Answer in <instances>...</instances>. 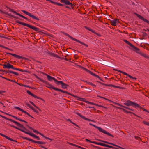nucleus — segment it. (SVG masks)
<instances>
[{"mask_svg":"<svg viewBox=\"0 0 149 149\" xmlns=\"http://www.w3.org/2000/svg\"><path fill=\"white\" fill-rule=\"evenodd\" d=\"M89 125H91L95 127L100 132H102L105 134L107 135L108 136H110L112 137H114V136L113 135H111L109 133L106 131H105V130H104L102 129V128H101L100 127L97 126H96L95 125L91 123H89Z\"/></svg>","mask_w":149,"mask_h":149,"instance_id":"obj_1","label":"nucleus"},{"mask_svg":"<svg viewBox=\"0 0 149 149\" xmlns=\"http://www.w3.org/2000/svg\"><path fill=\"white\" fill-rule=\"evenodd\" d=\"M0 116L4 118H5L6 120H9L11 122H13L14 123L16 124L17 125L18 127H21L22 129H23L24 130H27L24 127L23 125L20 124L18 122L15 121L12 119H10V118H6L5 116H2L1 115H0Z\"/></svg>","mask_w":149,"mask_h":149,"instance_id":"obj_2","label":"nucleus"},{"mask_svg":"<svg viewBox=\"0 0 149 149\" xmlns=\"http://www.w3.org/2000/svg\"><path fill=\"white\" fill-rule=\"evenodd\" d=\"M53 89L55 90L56 91H60L62 92L63 93H67L68 94H69L72 96H73L75 97H76L77 98V100H78L83 101V100L84 99L83 98H80L79 97H78L77 96H75L72 94L68 92H67L66 91H64L63 90H62L61 89H59L58 88H53Z\"/></svg>","mask_w":149,"mask_h":149,"instance_id":"obj_3","label":"nucleus"},{"mask_svg":"<svg viewBox=\"0 0 149 149\" xmlns=\"http://www.w3.org/2000/svg\"><path fill=\"white\" fill-rule=\"evenodd\" d=\"M64 34H65V35H66V36H68L71 39H72V40H73L75 41H76V42L80 43L81 44H82L85 46H86V47H88V45H87V44H85L84 43L82 42H81L80 41H79V40H77L75 38H73V37H71V36H70L68 34H67L66 33H64Z\"/></svg>","mask_w":149,"mask_h":149,"instance_id":"obj_4","label":"nucleus"},{"mask_svg":"<svg viewBox=\"0 0 149 149\" xmlns=\"http://www.w3.org/2000/svg\"><path fill=\"white\" fill-rule=\"evenodd\" d=\"M22 11L25 14L28 15L32 18L37 20H39V19L35 16L31 14V13L24 10H22Z\"/></svg>","mask_w":149,"mask_h":149,"instance_id":"obj_5","label":"nucleus"},{"mask_svg":"<svg viewBox=\"0 0 149 149\" xmlns=\"http://www.w3.org/2000/svg\"><path fill=\"white\" fill-rule=\"evenodd\" d=\"M124 104L126 105L127 106H132L135 107V106H136V105H137L136 104V103L134 102H133L130 100H128L127 101L125 102L124 103Z\"/></svg>","mask_w":149,"mask_h":149,"instance_id":"obj_6","label":"nucleus"},{"mask_svg":"<svg viewBox=\"0 0 149 149\" xmlns=\"http://www.w3.org/2000/svg\"><path fill=\"white\" fill-rule=\"evenodd\" d=\"M134 50L144 57L149 59V56H147L145 54L140 51L139 49L137 48L136 47V49H134Z\"/></svg>","mask_w":149,"mask_h":149,"instance_id":"obj_7","label":"nucleus"},{"mask_svg":"<svg viewBox=\"0 0 149 149\" xmlns=\"http://www.w3.org/2000/svg\"><path fill=\"white\" fill-rule=\"evenodd\" d=\"M113 69L114 70L116 71H118L119 72H120L121 73H122L123 74L126 75L127 76H128L130 78H132V79H136V78L133 77H132L129 74L127 73H126L125 72H124L121 71V70H119L116 69H114V68H113Z\"/></svg>","mask_w":149,"mask_h":149,"instance_id":"obj_8","label":"nucleus"},{"mask_svg":"<svg viewBox=\"0 0 149 149\" xmlns=\"http://www.w3.org/2000/svg\"><path fill=\"white\" fill-rule=\"evenodd\" d=\"M5 63H6V64L2 65L4 68H7L8 69L10 68L13 69V67L12 65L9 63H7L6 62H5Z\"/></svg>","mask_w":149,"mask_h":149,"instance_id":"obj_9","label":"nucleus"},{"mask_svg":"<svg viewBox=\"0 0 149 149\" xmlns=\"http://www.w3.org/2000/svg\"><path fill=\"white\" fill-rule=\"evenodd\" d=\"M58 83L60 84L61 85L62 88L63 89H66L67 88V87L69 86L68 85L63 83L61 81H58L57 84Z\"/></svg>","mask_w":149,"mask_h":149,"instance_id":"obj_10","label":"nucleus"},{"mask_svg":"<svg viewBox=\"0 0 149 149\" xmlns=\"http://www.w3.org/2000/svg\"><path fill=\"white\" fill-rule=\"evenodd\" d=\"M45 75H46L47 76V78L48 79L49 81H51L52 80H54L55 82H56L57 83L58 81L56 79L52 77V76L46 74L45 73H44Z\"/></svg>","mask_w":149,"mask_h":149,"instance_id":"obj_11","label":"nucleus"},{"mask_svg":"<svg viewBox=\"0 0 149 149\" xmlns=\"http://www.w3.org/2000/svg\"><path fill=\"white\" fill-rule=\"evenodd\" d=\"M134 14L136 15L140 19L142 20L145 22L149 24V21L147 19L144 18L142 16L139 15V14L136 13H134Z\"/></svg>","mask_w":149,"mask_h":149,"instance_id":"obj_12","label":"nucleus"},{"mask_svg":"<svg viewBox=\"0 0 149 149\" xmlns=\"http://www.w3.org/2000/svg\"><path fill=\"white\" fill-rule=\"evenodd\" d=\"M134 14L136 15L140 19L142 20L145 22L149 24V21L147 19L144 18L142 16L139 15V14L136 13H134Z\"/></svg>","mask_w":149,"mask_h":149,"instance_id":"obj_13","label":"nucleus"},{"mask_svg":"<svg viewBox=\"0 0 149 149\" xmlns=\"http://www.w3.org/2000/svg\"><path fill=\"white\" fill-rule=\"evenodd\" d=\"M8 9H9V10L10 11L14 13H15L17 15L23 18L24 19H26L27 20L28 19L25 17L24 16H23V15H21V14H20L19 13H17L16 11H14L12 9H10V8H8Z\"/></svg>","mask_w":149,"mask_h":149,"instance_id":"obj_14","label":"nucleus"},{"mask_svg":"<svg viewBox=\"0 0 149 149\" xmlns=\"http://www.w3.org/2000/svg\"><path fill=\"white\" fill-rule=\"evenodd\" d=\"M7 54L11 55L12 56H13L15 57H16L18 59H21V58H22L23 59H26V58L24 57L21 56H20L16 55L14 54H12V53H7Z\"/></svg>","mask_w":149,"mask_h":149,"instance_id":"obj_15","label":"nucleus"},{"mask_svg":"<svg viewBox=\"0 0 149 149\" xmlns=\"http://www.w3.org/2000/svg\"><path fill=\"white\" fill-rule=\"evenodd\" d=\"M76 113L78 116H79L80 117H81L82 118L84 119V120H88L89 121H91L93 122H94V120H91L89 118H87L86 117H85L84 116H83L82 115H81L80 113Z\"/></svg>","mask_w":149,"mask_h":149,"instance_id":"obj_16","label":"nucleus"},{"mask_svg":"<svg viewBox=\"0 0 149 149\" xmlns=\"http://www.w3.org/2000/svg\"><path fill=\"white\" fill-rule=\"evenodd\" d=\"M123 41L124 42H125L126 43L129 45L132 48V49L134 50V49H136V47L134 46V45H132V44L130 43L129 41H127V40H124Z\"/></svg>","mask_w":149,"mask_h":149,"instance_id":"obj_17","label":"nucleus"},{"mask_svg":"<svg viewBox=\"0 0 149 149\" xmlns=\"http://www.w3.org/2000/svg\"><path fill=\"white\" fill-rule=\"evenodd\" d=\"M27 27L30 28L32 29H33L34 30L36 31H38L42 33V32L41 31H39V29L38 28H36L35 26H33L31 25L28 24ZM42 33H43L42 32Z\"/></svg>","mask_w":149,"mask_h":149,"instance_id":"obj_18","label":"nucleus"},{"mask_svg":"<svg viewBox=\"0 0 149 149\" xmlns=\"http://www.w3.org/2000/svg\"><path fill=\"white\" fill-rule=\"evenodd\" d=\"M118 22V19H114L111 21V25L113 26H116V23Z\"/></svg>","mask_w":149,"mask_h":149,"instance_id":"obj_19","label":"nucleus"},{"mask_svg":"<svg viewBox=\"0 0 149 149\" xmlns=\"http://www.w3.org/2000/svg\"><path fill=\"white\" fill-rule=\"evenodd\" d=\"M61 2L64 3L66 5H72V4L67 0H61Z\"/></svg>","mask_w":149,"mask_h":149,"instance_id":"obj_20","label":"nucleus"},{"mask_svg":"<svg viewBox=\"0 0 149 149\" xmlns=\"http://www.w3.org/2000/svg\"><path fill=\"white\" fill-rule=\"evenodd\" d=\"M0 135H1V136H2L3 137H5L7 139L9 140L12 141H15V142H17L16 141L13 140V139L9 137H8L7 136L2 134V133L0 134Z\"/></svg>","mask_w":149,"mask_h":149,"instance_id":"obj_21","label":"nucleus"},{"mask_svg":"<svg viewBox=\"0 0 149 149\" xmlns=\"http://www.w3.org/2000/svg\"><path fill=\"white\" fill-rule=\"evenodd\" d=\"M0 135H1V136H2L3 137H5L7 139L9 140L12 141H15V142H17L16 141L13 140V139L9 137H8L7 136L2 134V133L0 134Z\"/></svg>","mask_w":149,"mask_h":149,"instance_id":"obj_22","label":"nucleus"},{"mask_svg":"<svg viewBox=\"0 0 149 149\" xmlns=\"http://www.w3.org/2000/svg\"><path fill=\"white\" fill-rule=\"evenodd\" d=\"M115 107L116 108L119 109H122L123 111H124V112H127L128 113H132L133 114H134L135 115V114H134V113H133L130 111H127V110H126L122 108H121L120 107Z\"/></svg>","mask_w":149,"mask_h":149,"instance_id":"obj_23","label":"nucleus"},{"mask_svg":"<svg viewBox=\"0 0 149 149\" xmlns=\"http://www.w3.org/2000/svg\"><path fill=\"white\" fill-rule=\"evenodd\" d=\"M136 104L137 105H136V106H135V108H137V107H139V108L141 109H142V110H143V111H146V109H145V108H143V107H142L140 106L139 104H137L136 103Z\"/></svg>","mask_w":149,"mask_h":149,"instance_id":"obj_24","label":"nucleus"},{"mask_svg":"<svg viewBox=\"0 0 149 149\" xmlns=\"http://www.w3.org/2000/svg\"><path fill=\"white\" fill-rule=\"evenodd\" d=\"M17 22L19 24H22L23 25L26 26H28V24H27L25 23H24L22 22L19 21H17Z\"/></svg>","mask_w":149,"mask_h":149,"instance_id":"obj_25","label":"nucleus"},{"mask_svg":"<svg viewBox=\"0 0 149 149\" xmlns=\"http://www.w3.org/2000/svg\"><path fill=\"white\" fill-rule=\"evenodd\" d=\"M33 130L34 132L37 133V134H38L42 136H44V135L43 134H42V133H41L40 132H39L38 131L36 130L33 129Z\"/></svg>","mask_w":149,"mask_h":149,"instance_id":"obj_26","label":"nucleus"},{"mask_svg":"<svg viewBox=\"0 0 149 149\" xmlns=\"http://www.w3.org/2000/svg\"><path fill=\"white\" fill-rule=\"evenodd\" d=\"M10 126L12 127H13V128H15L16 129H17L22 132H24V129H20V128H18L15 126H14V125H10Z\"/></svg>","mask_w":149,"mask_h":149,"instance_id":"obj_27","label":"nucleus"},{"mask_svg":"<svg viewBox=\"0 0 149 149\" xmlns=\"http://www.w3.org/2000/svg\"><path fill=\"white\" fill-rule=\"evenodd\" d=\"M24 132L25 133L33 137L35 135V134L33 133H30V132H27L25 131H24V132Z\"/></svg>","mask_w":149,"mask_h":149,"instance_id":"obj_28","label":"nucleus"},{"mask_svg":"<svg viewBox=\"0 0 149 149\" xmlns=\"http://www.w3.org/2000/svg\"><path fill=\"white\" fill-rule=\"evenodd\" d=\"M0 11L1 12V13H5V14H6L8 15L9 16H11L12 17H13L14 18H15V17L14 16L10 14H8L7 12L5 13V12L2 11L1 10H0Z\"/></svg>","mask_w":149,"mask_h":149,"instance_id":"obj_29","label":"nucleus"},{"mask_svg":"<svg viewBox=\"0 0 149 149\" xmlns=\"http://www.w3.org/2000/svg\"><path fill=\"white\" fill-rule=\"evenodd\" d=\"M32 96H33L34 98H37L38 99H41V100H42L43 101H44L43 99L42 98H41L40 97H38L33 94L32 95Z\"/></svg>","mask_w":149,"mask_h":149,"instance_id":"obj_30","label":"nucleus"},{"mask_svg":"<svg viewBox=\"0 0 149 149\" xmlns=\"http://www.w3.org/2000/svg\"><path fill=\"white\" fill-rule=\"evenodd\" d=\"M91 75H93L94 76H95L96 77L98 78L100 80H101V81H102V80L101 79V78L98 75L96 74H95L93 73V72L92 73Z\"/></svg>","mask_w":149,"mask_h":149,"instance_id":"obj_31","label":"nucleus"},{"mask_svg":"<svg viewBox=\"0 0 149 149\" xmlns=\"http://www.w3.org/2000/svg\"><path fill=\"white\" fill-rule=\"evenodd\" d=\"M82 68H83L84 70L86 71V72H88V73H89L90 74H91L92 72L89 70L83 67H82Z\"/></svg>","mask_w":149,"mask_h":149,"instance_id":"obj_32","label":"nucleus"},{"mask_svg":"<svg viewBox=\"0 0 149 149\" xmlns=\"http://www.w3.org/2000/svg\"><path fill=\"white\" fill-rule=\"evenodd\" d=\"M30 102L31 104L33 106H34L35 107H36V108L38 109L40 111H41V109H40L37 106H36L34 104V103L32 102L31 101H29Z\"/></svg>","mask_w":149,"mask_h":149,"instance_id":"obj_33","label":"nucleus"},{"mask_svg":"<svg viewBox=\"0 0 149 149\" xmlns=\"http://www.w3.org/2000/svg\"><path fill=\"white\" fill-rule=\"evenodd\" d=\"M93 143L96 144L101 145L103 146L104 144V143H97L95 141H93Z\"/></svg>","mask_w":149,"mask_h":149,"instance_id":"obj_34","label":"nucleus"},{"mask_svg":"<svg viewBox=\"0 0 149 149\" xmlns=\"http://www.w3.org/2000/svg\"><path fill=\"white\" fill-rule=\"evenodd\" d=\"M35 143H37L39 144H44L46 143V142H42V141H36Z\"/></svg>","mask_w":149,"mask_h":149,"instance_id":"obj_35","label":"nucleus"},{"mask_svg":"<svg viewBox=\"0 0 149 149\" xmlns=\"http://www.w3.org/2000/svg\"><path fill=\"white\" fill-rule=\"evenodd\" d=\"M16 119H17V120H18L20 121H22V122H24L26 123H27V122H26V121H25V120H22V119H20L19 118H18L17 117H15V118Z\"/></svg>","mask_w":149,"mask_h":149,"instance_id":"obj_36","label":"nucleus"},{"mask_svg":"<svg viewBox=\"0 0 149 149\" xmlns=\"http://www.w3.org/2000/svg\"><path fill=\"white\" fill-rule=\"evenodd\" d=\"M8 72H9L10 73H12L16 75H18V74L16 72H13V71H10V70H8Z\"/></svg>","mask_w":149,"mask_h":149,"instance_id":"obj_37","label":"nucleus"},{"mask_svg":"<svg viewBox=\"0 0 149 149\" xmlns=\"http://www.w3.org/2000/svg\"><path fill=\"white\" fill-rule=\"evenodd\" d=\"M47 87L50 88H52L53 89V88H56L55 87H53L51 84H49V85L46 86Z\"/></svg>","mask_w":149,"mask_h":149,"instance_id":"obj_38","label":"nucleus"},{"mask_svg":"<svg viewBox=\"0 0 149 149\" xmlns=\"http://www.w3.org/2000/svg\"><path fill=\"white\" fill-rule=\"evenodd\" d=\"M33 75L35 76V77L38 79H39L40 81H42V79L38 77L37 75H36L35 74H33Z\"/></svg>","mask_w":149,"mask_h":149,"instance_id":"obj_39","label":"nucleus"},{"mask_svg":"<svg viewBox=\"0 0 149 149\" xmlns=\"http://www.w3.org/2000/svg\"><path fill=\"white\" fill-rule=\"evenodd\" d=\"M114 87H115L117 88H119L120 89H125V88L124 87H120L119 86H114Z\"/></svg>","mask_w":149,"mask_h":149,"instance_id":"obj_40","label":"nucleus"},{"mask_svg":"<svg viewBox=\"0 0 149 149\" xmlns=\"http://www.w3.org/2000/svg\"><path fill=\"white\" fill-rule=\"evenodd\" d=\"M50 54L51 55H52V56H54V57H58V56L57 55H56V54H55L52 53H50Z\"/></svg>","mask_w":149,"mask_h":149,"instance_id":"obj_41","label":"nucleus"},{"mask_svg":"<svg viewBox=\"0 0 149 149\" xmlns=\"http://www.w3.org/2000/svg\"><path fill=\"white\" fill-rule=\"evenodd\" d=\"M0 77H1L2 78H4V79H6V80H8V81H12V82H14V80H10V79H9L6 78H5V77H2V76H0Z\"/></svg>","mask_w":149,"mask_h":149,"instance_id":"obj_42","label":"nucleus"},{"mask_svg":"<svg viewBox=\"0 0 149 149\" xmlns=\"http://www.w3.org/2000/svg\"><path fill=\"white\" fill-rule=\"evenodd\" d=\"M41 82L45 83L46 84V85H47V86H48L49 85V84L47 81H44V80H43V79L42 80Z\"/></svg>","mask_w":149,"mask_h":149,"instance_id":"obj_43","label":"nucleus"},{"mask_svg":"<svg viewBox=\"0 0 149 149\" xmlns=\"http://www.w3.org/2000/svg\"><path fill=\"white\" fill-rule=\"evenodd\" d=\"M143 123L146 125H149V123L148 122L143 121Z\"/></svg>","mask_w":149,"mask_h":149,"instance_id":"obj_44","label":"nucleus"},{"mask_svg":"<svg viewBox=\"0 0 149 149\" xmlns=\"http://www.w3.org/2000/svg\"><path fill=\"white\" fill-rule=\"evenodd\" d=\"M123 107H124V108H125L126 109H128V110H131L132 111H133L134 110L132 109H130V108H129V107H125V106H123Z\"/></svg>","mask_w":149,"mask_h":149,"instance_id":"obj_45","label":"nucleus"},{"mask_svg":"<svg viewBox=\"0 0 149 149\" xmlns=\"http://www.w3.org/2000/svg\"><path fill=\"white\" fill-rule=\"evenodd\" d=\"M14 108L15 109H17L21 111H22V109L20 108H19V107H15Z\"/></svg>","mask_w":149,"mask_h":149,"instance_id":"obj_46","label":"nucleus"},{"mask_svg":"<svg viewBox=\"0 0 149 149\" xmlns=\"http://www.w3.org/2000/svg\"><path fill=\"white\" fill-rule=\"evenodd\" d=\"M27 93L29 95L31 96H32V95L33 94V93H32L30 91H29V90L27 91Z\"/></svg>","mask_w":149,"mask_h":149,"instance_id":"obj_47","label":"nucleus"},{"mask_svg":"<svg viewBox=\"0 0 149 149\" xmlns=\"http://www.w3.org/2000/svg\"><path fill=\"white\" fill-rule=\"evenodd\" d=\"M28 140L30 141H31V142H32L35 143V141H35L31 139H30L29 138H28Z\"/></svg>","mask_w":149,"mask_h":149,"instance_id":"obj_48","label":"nucleus"},{"mask_svg":"<svg viewBox=\"0 0 149 149\" xmlns=\"http://www.w3.org/2000/svg\"><path fill=\"white\" fill-rule=\"evenodd\" d=\"M85 27L86 29L89 30L90 31H93V30L92 29H90L89 28H88L86 26H85Z\"/></svg>","mask_w":149,"mask_h":149,"instance_id":"obj_49","label":"nucleus"},{"mask_svg":"<svg viewBox=\"0 0 149 149\" xmlns=\"http://www.w3.org/2000/svg\"><path fill=\"white\" fill-rule=\"evenodd\" d=\"M20 71H22V72H29V73L30 72H29L28 71H27L26 70H25L20 69Z\"/></svg>","mask_w":149,"mask_h":149,"instance_id":"obj_50","label":"nucleus"},{"mask_svg":"<svg viewBox=\"0 0 149 149\" xmlns=\"http://www.w3.org/2000/svg\"><path fill=\"white\" fill-rule=\"evenodd\" d=\"M95 105L97 106H98V107H103V108H106V107H104L103 106H102V105H98L97 104H95Z\"/></svg>","mask_w":149,"mask_h":149,"instance_id":"obj_51","label":"nucleus"},{"mask_svg":"<svg viewBox=\"0 0 149 149\" xmlns=\"http://www.w3.org/2000/svg\"><path fill=\"white\" fill-rule=\"evenodd\" d=\"M43 137H44L45 139H49V140H50L51 141H52V139H51L50 138H48V137H47L45 136L44 135V136H43Z\"/></svg>","mask_w":149,"mask_h":149,"instance_id":"obj_52","label":"nucleus"},{"mask_svg":"<svg viewBox=\"0 0 149 149\" xmlns=\"http://www.w3.org/2000/svg\"><path fill=\"white\" fill-rule=\"evenodd\" d=\"M85 140H86V141H88V142H90V143H93V142L92 141H91L90 140H89V139H85Z\"/></svg>","mask_w":149,"mask_h":149,"instance_id":"obj_53","label":"nucleus"},{"mask_svg":"<svg viewBox=\"0 0 149 149\" xmlns=\"http://www.w3.org/2000/svg\"><path fill=\"white\" fill-rule=\"evenodd\" d=\"M0 47H3V48H4L6 49H8V48L6 47H4V46H3L1 45H0Z\"/></svg>","mask_w":149,"mask_h":149,"instance_id":"obj_54","label":"nucleus"},{"mask_svg":"<svg viewBox=\"0 0 149 149\" xmlns=\"http://www.w3.org/2000/svg\"><path fill=\"white\" fill-rule=\"evenodd\" d=\"M26 104L28 107H29L30 108L31 107V106L28 103H26Z\"/></svg>","mask_w":149,"mask_h":149,"instance_id":"obj_55","label":"nucleus"},{"mask_svg":"<svg viewBox=\"0 0 149 149\" xmlns=\"http://www.w3.org/2000/svg\"><path fill=\"white\" fill-rule=\"evenodd\" d=\"M30 108L32 109L34 111H36V110L32 107L31 106Z\"/></svg>","mask_w":149,"mask_h":149,"instance_id":"obj_56","label":"nucleus"},{"mask_svg":"<svg viewBox=\"0 0 149 149\" xmlns=\"http://www.w3.org/2000/svg\"><path fill=\"white\" fill-rule=\"evenodd\" d=\"M0 111H1V112H2V113H5V114H7V115H9V116H13V115H11V114H7V113H5L3 112V111H1L0 110Z\"/></svg>","mask_w":149,"mask_h":149,"instance_id":"obj_57","label":"nucleus"},{"mask_svg":"<svg viewBox=\"0 0 149 149\" xmlns=\"http://www.w3.org/2000/svg\"><path fill=\"white\" fill-rule=\"evenodd\" d=\"M13 69H14V70H19V71H20V69H18V68H15V67H13Z\"/></svg>","mask_w":149,"mask_h":149,"instance_id":"obj_58","label":"nucleus"},{"mask_svg":"<svg viewBox=\"0 0 149 149\" xmlns=\"http://www.w3.org/2000/svg\"><path fill=\"white\" fill-rule=\"evenodd\" d=\"M117 105H118V106H121V107H123V106H123L120 104H119V103H115Z\"/></svg>","mask_w":149,"mask_h":149,"instance_id":"obj_59","label":"nucleus"},{"mask_svg":"<svg viewBox=\"0 0 149 149\" xmlns=\"http://www.w3.org/2000/svg\"><path fill=\"white\" fill-rule=\"evenodd\" d=\"M135 137V138L136 139H138L139 140H140L141 139V138L138 137V136H135L134 137Z\"/></svg>","mask_w":149,"mask_h":149,"instance_id":"obj_60","label":"nucleus"},{"mask_svg":"<svg viewBox=\"0 0 149 149\" xmlns=\"http://www.w3.org/2000/svg\"><path fill=\"white\" fill-rule=\"evenodd\" d=\"M91 32H93V33H95V34H96L97 35H98V36H100V35L99 34H98L97 33H96L94 31H93H93H91Z\"/></svg>","mask_w":149,"mask_h":149,"instance_id":"obj_61","label":"nucleus"},{"mask_svg":"<svg viewBox=\"0 0 149 149\" xmlns=\"http://www.w3.org/2000/svg\"><path fill=\"white\" fill-rule=\"evenodd\" d=\"M103 146H105V147H107L108 148V147L109 146V145H107V144H104Z\"/></svg>","mask_w":149,"mask_h":149,"instance_id":"obj_62","label":"nucleus"},{"mask_svg":"<svg viewBox=\"0 0 149 149\" xmlns=\"http://www.w3.org/2000/svg\"><path fill=\"white\" fill-rule=\"evenodd\" d=\"M66 120V121H70V122L71 123H72V121H71L70 120V119H67Z\"/></svg>","mask_w":149,"mask_h":149,"instance_id":"obj_63","label":"nucleus"},{"mask_svg":"<svg viewBox=\"0 0 149 149\" xmlns=\"http://www.w3.org/2000/svg\"><path fill=\"white\" fill-rule=\"evenodd\" d=\"M22 112L25 113V114H26L27 113V112L26 111H24V110L22 109V111H21Z\"/></svg>","mask_w":149,"mask_h":149,"instance_id":"obj_64","label":"nucleus"}]
</instances>
